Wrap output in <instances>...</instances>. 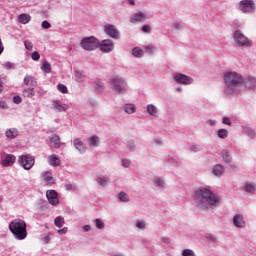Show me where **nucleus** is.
<instances>
[{"label":"nucleus","mask_w":256,"mask_h":256,"mask_svg":"<svg viewBox=\"0 0 256 256\" xmlns=\"http://www.w3.org/2000/svg\"><path fill=\"white\" fill-rule=\"evenodd\" d=\"M75 77L78 83H83V81H85V73L82 71H76Z\"/></svg>","instance_id":"c756f323"},{"label":"nucleus","mask_w":256,"mask_h":256,"mask_svg":"<svg viewBox=\"0 0 256 256\" xmlns=\"http://www.w3.org/2000/svg\"><path fill=\"white\" fill-rule=\"evenodd\" d=\"M42 28L43 29H51V23H49L47 20L43 21Z\"/></svg>","instance_id":"603ef678"},{"label":"nucleus","mask_w":256,"mask_h":256,"mask_svg":"<svg viewBox=\"0 0 256 256\" xmlns=\"http://www.w3.org/2000/svg\"><path fill=\"white\" fill-rule=\"evenodd\" d=\"M224 82L226 85L224 90L225 95H233L237 93V89L243 85V76L237 72H227L224 75Z\"/></svg>","instance_id":"f03ea898"},{"label":"nucleus","mask_w":256,"mask_h":256,"mask_svg":"<svg viewBox=\"0 0 256 256\" xmlns=\"http://www.w3.org/2000/svg\"><path fill=\"white\" fill-rule=\"evenodd\" d=\"M94 89L96 93H101L103 92V89H105V87L103 86L102 82L98 81V82H95Z\"/></svg>","instance_id":"e433bc0d"},{"label":"nucleus","mask_w":256,"mask_h":256,"mask_svg":"<svg viewBox=\"0 0 256 256\" xmlns=\"http://www.w3.org/2000/svg\"><path fill=\"white\" fill-rule=\"evenodd\" d=\"M174 81L180 85H192L193 78L183 73H177L174 75Z\"/></svg>","instance_id":"6e6552de"},{"label":"nucleus","mask_w":256,"mask_h":256,"mask_svg":"<svg viewBox=\"0 0 256 256\" xmlns=\"http://www.w3.org/2000/svg\"><path fill=\"white\" fill-rule=\"evenodd\" d=\"M118 198L120 201H122L123 203H127L129 202V195H127V193L125 192H120L118 194Z\"/></svg>","instance_id":"c9c22d12"},{"label":"nucleus","mask_w":256,"mask_h":256,"mask_svg":"<svg viewBox=\"0 0 256 256\" xmlns=\"http://www.w3.org/2000/svg\"><path fill=\"white\" fill-rule=\"evenodd\" d=\"M24 85H26L29 88H33L37 86V80L33 76H26L24 78Z\"/></svg>","instance_id":"412c9836"},{"label":"nucleus","mask_w":256,"mask_h":256,"mask_svg":"<svg viewBox=\"0 0 256 256\" xmlns=\"http://www.w3.org/2000/svg\"><path fill=\"white\" fill-rule=\"evenodd\" d=\"M147 19V15L143 12H137L133 17L130 18V23H144Z\"/></svg>","instance_id":"dca6fc26"},{"label":"nucleus","mask_w":256,"mask_h":256,"mask_svg":"<svg viewBox=\"0 0 256 256\" xmlns=\"http://www.w3.org/2000/svg\"><path fill=\"white\" fill-rule=\"evenodd\" d=\"M111 89L114 93L123 95L127 92V82L120 76H114L110 79Z\"/></svg>","instance_id":"20e7f679"},{"label":"nucleus","mask_w":256,"mask_h":256,"mask_svg":"<svg viewBox=\"0 0 256 256\" xmlns=\"http://www.w3.org/2000/svg\"><path fill=\"white\" fill-rule=\"evenodd\" d=\"M234 40L240 47H251L253 45V41L249 40V38L241 32V30H236L233 34Z\"/></svg>","instance_id":"39448f33"},{"label":"nucleus","mask_w":256,"mask_h":256,"mask_svg":"<svg viewBox=\"0 0 256 256\" xmlns=\"http://www.w3.org/2000/svg\"><path fill=\"white\" fill-rule=\"evenodd\" d=\"M81 46L85 51H95L99 47V40L93 36L87 37L82 39Z\"/></svg>","instance_id":"423d86ee"},{"label":"nucleus","mask_w":256,"mask_h":256,"mask_svg":"<svg viewBox=\"0 0 256 256\" xmlns=\"http://www.w3.org/2000/svg\"><path fill=\"white\" fill-rule=\"evenodd\" d=\"M31 59H33V61H39V59H41V54H39L37 51H34L31 54Z\"/></svg>","instance_id":"c03bdc74"},{"label":"nucleus","mask_w":256,"mask_h":256,"mask_svg":"<svg viewBox=\"0 0 256 256\" xmlns=\"http://www.w3.org/2000/svg\"><path fill=\"white\" fill-rule=\"evenodd\" d=\"M222 158L224 163H231L233 161V158L231 157V154L227 150L222 151Z\"/></svg>","instance_id":"cd10ccee"},{"label":"nucleus","mask_w":256,"mask_h":256,"mask_svg":"<svg viewBox=\"0 0 256 256\" xmlns=\"http://www.w3.org/2000/svg\"><path fill=\"white\" fill-rule=\"evenodd\" d=\"M57 89L60 93H68L67 86H65L64 84H58Z\"/></svg>","instance_id":"a19ab883"},{"label":"nucleus","mask_w":256,"mask_h":256,"mask_svg":"<svg viewBox=\"0 0 256 256\" xmlns=\"http://www.w3.org/2000/svg\"><path fill=\"white\" fill-rule=\"evenodd\" d=\"M64 187L66 191H75V189H77V186H73V184H66Z\"/></svg>","instance_id":"09e8293b"},{"label":"nucleus","mask_w":256,"mask_h":256,"mask_svg":"<svg viewBox=\"0 0 256 256\" xmlns=\"http://www.w3.org/2000/svg\"><path fill=\"white\" fill-rule=\"evenodd\" d=\"M15 156L13 154H8L5 159L2 160L3 167H11L15 163Z\"/></svg>","instance_id":"6ab92c4d"},{"label":"nucleus","mask_w":256,"mask_h":256,"mask_svg":"<svg viewBox=\"0 0 256 256\" xmlns=\"http://www.w3.org/2000/svg\"><path fill=\"white\" fill-rule=\"evenodd\" d=\"M182 256H195V252L191 249H184L182 251Z\"/></svg>","instance_id":"37998d69"},{"label":"nucleus","mask_w":256,"mask_h":256,"mask_svg":"<svg viewBox=\"0 0 256 256\" xmlns=\"http://www.w3.org/2000/svg\"><path fill=\"white\" fill-rule=\"evenodd\" d=\"M52 109L61 113L67 110V104H63L61 100H52Z\"/></svg>","instance_id":"2eb2a0df"},{"label":"nucleus","mask_w":256,"mask_h":256,"mask_svg":"<svg viewBox=\"0 0 256 256\" xmlns=\"http://www.w3.org/2000/svg\"><path fill=\"white\" fill-rule=\"evenodd\" d=\"M136 227H137L138 229L143 230V229H145V228L147 227V225H146V223H145L144 220H141V221H138V222L136 223Z\"/></svg>","instance_id":"a18cd8bd"},{"label":"nucleus","mask_w":256,"mask_h":256,"mask_svg":"<svg viewBox=\"0 0 256 256\" xmlns=\"http://www.w3.org/2000/svg\"><path fill=\"white\" fill-rule=\"evenodd\" d=\"M48 163L52 167H59V165H61V159H59V157L57 155L52 154V155L48 156Z\"/></svg>","instance_id":"a211bd4d"},{"label":"nucleus","mask_w":256,"mask_h":256,"mask_svg":"<svg viewBox=\"0 0 256 256\" xmlns=\"http://www.w3.org/2000/svg\"><path fill=\"white\" fill-rule=\"evenodd\" d=\"M89 143H90L91 147H98V145H99V136H92L89 139Z\"/></svg>","instance_id":"f704fd0d"},{"label":"nucleus","mask_w":256,"mask_h":256,"mask_svg":"<svg viewBox=\"0 0 256 256\" xmlns=\"http://www.w3.org/2000/svg\"><path fill=\"white\" fill-rule=\"evenodd\" d=\"M128 3H130L131 5H135V0H128Z\"/></svg>","instance_id":"774afa93"},{"label":"nucleus","mask_w":256,"mask_h":256,"mask_svg":"<svg viewBox=\"0 0 256 256\" xmlns=\"http://www.w3.org/2000/svg\"><path fill=\"white\" fill-rule=\"evenodd\" d=\"M50 241H51V237H49V235H46V236H44V243H50Z\"/></svg>","instance_id":"e2e57ef3"},{"label":"nucleus","mask_w":256,"mask_h":256,"mask_svg":"<svg viewBox=\"0 0 256 256\" xmlns=\"http://www.w3.org/2000/svg\"><path fill=\"white\" fill-rule=\"evenodd\" d=\"M122 165H123L124 167H129V165H131V160L123 159V160H122Z\"/></svg>","instance_id":"bf43d9fd"},{"label":"nucleus","mask_w":256,"mask_h":256,"mask_svg":"<svg viewBox=\"0 0 256 256\" xmlns=\"http://www.w3.org/2000/svg\"><path fill=\"white\" fill-rule=\"evenodd\" d=\"M51 64H49V62L47 61H44L42 66H41V70L44 72V73H51Z\"/></svg>","instance_id":"473e14b6"},{"label":"nucleus","mask_w":256,"mask_h":256,"mask_svg":"<svg viewBox=\"0 0 256 256\" xmlns=\"http://www.w3.org/2000/svg\"><path fill=\"white\" fill-rule=\"evenodd\" d=\"M245 192L246 193H255L256 191V185L255 184H251V183H248L245 185Z\"/></svg>","instance_id":"2f4dec72"},{"label":"nucleus","mask_w":256,"mask_h":256,"mask_svg":"<svg viewBox=\"0 0 256 256\" xmlns=\"http://www.w3.org/2000/svg\"><path fill=\"white\" fill-rule=\"evenodd\" d=\"M146 53H150L151 55H153V53L155 52V46H146Z\"/></svg>","instance_id":"8fccbe9b"},{"label":"nucleus","mask_w":256,"mask_h":256,"mask_svg":"<svg viewBox=\"0 0 256 256\" xmlns=\"http://www.w3.org/2000/svg\"><path fill=\"white\" fill-rule=\"evenodd\" d=\"M5 135L7 139H15L19 135V130L17 128H10L6 130Z\"/></svg>","instance_id":"b1692460"},{"label":"nucleus","mask_w":256,"mask_h":256,"mask_svg":"<svg viewBox=\"0 0 256 256\" xmlns=\"http://www.w3.org/2000/svg\"><path fill=\"white\" fill-rule=\"evenodd\" d=\"M222 123L224 125H231V120L229 118H227V117H223Z\"/></svg>","instance_id":"052dcab7"},{"label":"nucleus","mask_w":256,"mask_h":256,"mask_svg":"<svg viewBox=\"0 0 256 256\" xmlns=\"http://www.w3.org/2000/svg\"><path fill=\"white\" fill-rule=\"evenodd\" d=\"M19 23H22L23 25H27L29 21H31V16L29 14H20L18 17Z\"/></svg>","instance_id":"393cba45"},{"label":"nucleus","mask_w":256,"mask_h":256,"mask_svg":"<svg viewBox=\"0 0 256 256\" xmlns=\"http://www.w3.org/2000/svg\"><path fill=\"white\" fill-rule=\"evenodd\" d=\"M190 151H192V153H197V151H201V148H199L198 145H193L190 147Z\"/></svg>","instance_id":"5fc2aeb1"},{"label":"nucleus","mask_w":256,"mask_h":256,"mask_svg":"<svg viewBox=\"0 0 256 256\" xmlns=\"http://www.w3.org/2000/svg\"><path fill=\"white\" fill-rule=\"evenodd\" d=\"M46 197H47L50 205H59V197H58L57 191L48 190L46 192Z\"/></svg>","instance_id":"f8f14e48"},{"label":"nucleus","mask_w":256,"mask_h":256,"mask_svg":"<svg viewBox=\"0 0 256 256\" xmlns=\"http://www.w3.org/2000/svg\"><path fill=\"white\" fill-rule=\"evenodd\" d=\"M212 173L216 177H221L223 173H225V167H223L221 164H217L214 166Z\"/></svg>","instance_id":"5701e85b"},{"label":"nucleus","mask_w":256,"mask_h":256,"mask_svg":"<svg viewBox=\"0 0 256 256\" xmlns=\"http://www.w3.org/2000/svg\"><path fill=\"white\" fill-rule=\"evenodd\" d=\"M105 33L108 35V37H111L112 39H119V30L111 24H108L104 27Z\"/></svg>","instance_id":"9d476101"},{"label":"nucleus","mask_w":256,"mask_h":256,"mask_svg":"<svg viewBox=\"0 0 256 256\" xmlns=\"http://www.w3.org/2000/svg\"><path fill=\"white\" fill-rule=\"evenodd\" d=\"M22 99L21 96H14L13 102L16 103V105H19L21 103Z\"/></svg>","instance_id":"13d9d810"},{"label":"nucleus","mask_w":256,"mask_h":256,"mask_svg":"<svg viewBox=\"0 0 256 256\" xmlns=\"http://www.w3.org/2000/svg\"><path fill=\"white\" fill-rule=\"evenodd\" d=\"M9 229L15 239L23 241L27 237V223L21 219H15L9 224Z\"/></svg>","instance_id":"7ed1b4c3"},{"label":"nucleus","mask_w":256,"mask_h":256,"mask_svg":"<svg viewBox=\"0 0 256 256\" xmlns=\"http://www.w3.org/2000/svg\"><path fill=\"white\" fill-rule=\"evenodd\" d=\"M217 135L219 139H227V137H229V131H227V129H220Z\"/></svg>","instance_id":"7c9ffc66"},{"label":"nucleus","mask_w":256,"mask_h":256,"mask_svg":"<svg viewBox=\"0 0 256 256\" xmlns=\"http://www.w3.org/2000/svg\"><path fill=\"white\" fill-rule=\"evenodd\" d=\"M194 203L201 211H209V207L219 205V197L208 188L200 187L194 193Z\"/></svg>","instance_id":"f257e3e1"},{"label":"nucleus","mask_w":256,"mask_h":256,"mask_svg":"<svg viewBox=\"0 0 256 256\" xmlns=\"http://www.w3.org/2000/svg\"><path fill=\"white\" fill-rule=\"evenodd\" d=\"M127 147H128V149H129V151H135V142L129 141V142L127 143Z\"/></svg>","instance_id":"3c124183"},{"label":"nucleus","mask_w":256,"mask_h":256,"mask_svg":"<svg viewBox=\"0 0 256 256\" xmlns=\"http://www.w3.org/2000/svg\"><path fill=\"white\" fill-rule=\"evenodd\" d=\"M21 167L29 171V169H33V165H35V157L31 154L22 155L18 159Z\"/></svg>","instance_id":"0eeeda50"},{"label":"nucleus","mask_w":256,"mask_h":256,"mask_svg":"<svg viewBox=\"0 0 256 256\" xmlns=\"http://www.w3.org/2000/svg\"><path fill=\"white\" fill-rule=\"evenodd\" d=\"M99 185H101V187H107V178L105 177H100L97 179Z\"/></svg>","instance_id":"79ce46f5"},{"label":"nucleus","mask_w":256,"mask_h":256,"mask_svg":"<svg viewBox=\"0 0 256 256\" xmlns=\"http://www.w3.org/2000/svg\"><path fill=\"white\" fill-rule=\"evenodd\" d=\"M50 147L53 149H59L61 147V139L57 135L51 137Z\"/></svg>","instance_id":"4be33fe9"},{"label":"nucleus","mask_w":256,"mask_h":256,"mask_svg":"<svg viewBox=\"0 0 256 256\" xmlns=\"http://www.w3.org/2000/svg\"><path fill=\"white\" fill-rule=\"evenodd\" d=\"M147 113L154 117V115L157 113V107L153 104H150L147 106Z\"/></svg>","instance_id":"72a5a7b5"},{"label":"nucleus","mask_w":256,"mask_h":256,"mask_svg":"<svg viewBox=\"0 0 256 256\" xmlns=\"http://www.w3.org/2000/svg\"><path fill=\"white\" fill-rule=\"evenodd\" d=\"M97 229H105V223L101 219L97 218L94 220Z\"/></svg>","instance_id":"ea45409f"},{"label":"nucleus","mask_w":256,"mask_h":256,"mask_svg":"<svg viewBox=\"0 0 256 256\" xmlns=\"http://www.w3.org/2000/svg\"><path fill=\"white\" fill-rule=\"evenodd\" d=\"M73 145H74L75 149H77V151H79V153H85V151H87V146H85V143L83 141H81V139H79V138H75L73 140Z\"/></svg>","instance_id":"f3484780"},{"label":"nucleus","mask_w":256,"mask_h":256,"mask_svg":"<svg viewBox=\"0 0 256 256\" xmlns=\"http://www.w3.org/2000/svg\"><path fill=\"white\" fill-rule=\"evenodd\" d=\"M83 229H84L85 232L91 231V226L85 225V226L83 227Z\"/></svg>","instance_id":"69168bd1"},{"label":"nucleus","mask_w":256,"mask_h":256,"mask_svg":"<svg viewBox=\"0 0 256 256\" xmlns=\"http://www.w3.org/2000/svg\"><path fill=\"white\" fill-rule=\"evenodd\" d=\"M162 243H166L167 245H169V243H171V240L167 237H162Z\"/></svg>","instance_id":"680f3d73"},{"label":"nucleus","mask_w":256,"mask_h":256,"mask_svg":"<svg viewBox=\"0 0 256 256\" xmlns=\"http://www.w3.org/2000/svg\"><path fill=\"white\" fill-rule=\"evenodd\" d=\"M242 83L246 89H256V78L253 76H247L242 78Z\"/></svg>","instance_id":"4468645a"},{"label":"nucleus","mask_w":256,"mask_h":256,"mask_svg":"<svg viewBox=\"0 0 256 256\" xmlns=\"http://www.w3.org/2000/svg\"><path fill=\"white\" fill-rule=\"evenodd\" d=\"M208 123H209V125H215V121H213V120H208Z\"/></svg>","instance_id":"338daca9"},{"label":"nucleus","mask_w":256,"mask_h":256,"mask_svg":"<svg viewBox=\"0 0 256 256\" xmlns=\"http://www.w3.org/2000/svg\"><path fill=\"white\" fill-rule=\"evenodd\" d=\"M246 135H248V137H251V139H253V137H255V130L248 128L246 129Z\"/></svg>","instance_id":"de8ad7c7"},{"label":"nucleus","mask_w":256,"mask_h":256,"mask_svg":"<svg viewBox=\"0 0 256 256\" xmlns=\"http://www.w3.org/2000/svg\"><path fill=\"white\" fill-rule=\"evenodd\" d=\"M240 9L243 13H253L255 11V2L253 0H242L240 2Z\"/></svg>","instance_id":"1a4fd4ad"},{"label":"nucleus","mask_w":256,"mask_h":256,"mask_svg":"<svg viewBox=\"0 0 256 256\" xmlns=\"http://www.w3.org/2000/svg\"><path fill=\"white\" fill-rule=\"evenodd\" d=\"M132 55L134 57H143V50L136 47L132 50Z\"/></svg>","instance_id":"58836bf2"},{"label":"nucleus","mask_w":256,"mask_h":256,"mask_svg":"<svg viewBox=\"0 0 256 256\" xmlns=\"http://www.w3.org/2000/svg\"><path fill=\"white\" fill-rule=\"evenodd\" d=\"M1 109H7V104L5 102H0Z\"/></svg>","instance_id":"0e129e2a"},{"label":"nucleus","mask_w":256,"mask_h":256,"mask_svg":"<svg viewBox=\"0 0 256 256\" xmlns=\"http://www.w3.org/2000/svg\"><path fill=\"white\" fill-rule=\"evenodd\" d=\"M142 31L143 33H151V26L149 25L142 26Z\"/></svg>","instance_id":"864d4df0"},{"label":"nucleus","mask_w":256,"mask_h":256,"mask_svg":"<svg viewBox=\"0 0 256 256\" xmlns=\"http://www.w3.org/2000/svg\"><path fill=\"white\" fill-rule=\"evenodd\" d=\"M3 67H4V69H13V63H11V62H5L4 64H3Z\"/></svg>","instance_id":"6e6d98bb"},{"label":"nucleus","mask_w":256,"mask_h":256,"mask_svg":"<svg viewBox=\"0 0 256 256\" xmlns=\"http://www.w3.org/2000/svg\"><path fill=\"white\" fill-rule=\"evenodd\" d=\"M23 97H35V89L34 88H26L23 90Z\"/></svg>","instance_id":"bb28decb"},{"label":"nucleus","mask_w":256,"mask_h":256,"mask_svg":"<svg viewBox=\"0 0 256 256\" xmlns=\"http://www.w3.org/2000/svg\"><path fill=\"white\" fill-rule=\"evenodd\" d=\"M99 47L104 53H110V51L114 49L115 44H113L112 40L106 39L102 42H99Z\"/></svg>","instance_id":"9b49d317"},{"label":"nucleus","mask_w":256,"mask_h":256,"mask_svg":"<svg viewBox=\"0 0 256 256\" xmlns=\"http://www.w3.org/2000/svg\"><path fill=\"white\" fill-rule=\"evenodd\" d=\"M233 223L235 227H238V228L245 227V220L242 215H235L233 218Z\"/></svg>","instance_id":"aec40b11"},{"label":"nucleus","mask_w":256,"mask_h":256,"mask_svg":"<svg viewBox=\"0 0 256 256\" xmlns=\"http://www.w3.org/2000/svg\"><path fill=\"white\" fill-rule=\"evenodd\" d=\"M124 110L128 115H132V113H135V111H137V107L135 106V104H126L124 106Z\"/></svg>","instance_id":"a878e982"},{"label":"nucleus","mask_w":256,"mask_h":256,"mask_svg":"<svg viewBox=\"0 0 256 256\" xmlns=\"http://www.w3.org/2000/svg\"><path fill=\"white\" fill-rule=\"evenodd\" d=\"M54 224L56 227L61 229V227H63L65 225V218H63V216L56 217L54 220Z\"/></svg>","instance_id":"c85d7f7f"},{"label":"nucleus","mask_w":256,"mask_h":256,"mask_svg":"<svg viewBox=\"0 0 256 256\" xmlns=\"http://www.w3.org/2000/svg\"><path fill=\"white\" fill-rule=\"evenodd\" d=\"M154 183L156 184V187H160V188L165 187V181L160 177H156L154 179Z\"/></svg>","instance_id":"4c0bfd02"},{"label":"nucleus","mask_w":256,"mask_h":256,"mask_svg":"<svg viewBox=\"0 0 256 256\" xmlns=\"http://www.w3.org/2000/svg\"><path fill=\"white\" fill-rule=\"evenodd\" d=\"M42 181H44L45 185L51 187V185H55V178H53V173L51 171H46L41 174Z\"/></svg>","instance_id":"ddd939ff"},{"label":"nucleus","mask_w":256,"mask_h":256,"mask_svg":"<svg viewBox=\"0 0 256 256\" xmlns=\"http://www.w3.org/2000/svg\"><path fill=\"white\" fill-rule=\"evenodd\" d=\"M67 231H69V228L64 227L60 230L57 231L58 235H65V233H67Z\"/></svg>","instance_id":"4d7b16f0"},{"label":"nucleus","mask_w":256,"mask_h":256,"mask_svg":"<svg viewBox=\"0 0 256 256\" xmlns=\"http://www.w3.org/2000/svg\"><path fill=\"white\" fill-rule=\"evenodd\" d=\"M25 48L27 49V51H32L33 50V43L29 40H26L24 42Z\"/></svg>","instance_id":"49530a36"}]
</instances>
